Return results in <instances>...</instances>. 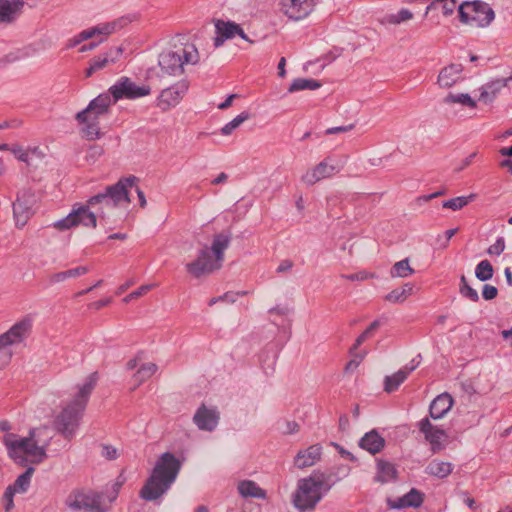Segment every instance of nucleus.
I'll return each mask as SVG.
<instances>
[{
	"mask_svg": "<svg viewBox=\"0 0 512 512\" xmlns=\"http://www.w3.org/2000/svg\"><path fill=\"white\" fill-rule=\"evenodd\" d=\"M135 183H137V178L134 176L119 180L116 185L107 188L106 194L93 196L86 204L73 207L72 211L64 219L55 222L53 227L58 231L69 230L79 225L96 228L97 218L90 208L106 201L107 197L115 205L130 203L129 193L135 187Z\"/></svg>",
	"mask_w": 512,
	"mask_h": 512,
	"instance_id": "1",
	"label": "nucleus"
},
{
	"mask_svg": "<svg viewBox=\"0 0 512 512\" xmlns=\"http://www.w3.org/2000/svg\"><path fill=\"white\" fill-rule=\"evenodd\" d=\"M97 380L96 373L89 375L83 383L76 386L75 392L62 403L60 411L54 415L52 425L65 438H72L78 429Z\"/></svg>",
	"mask_w": 512,
	"mask_h": 512,
	"instance_id": "2",
	"label": "nucleus"
},
{
	"mask_svg": "<svg viewBox=\"0 0 512 512\" xmlns=\"http://www.w3.org/2000/svg\"><path fill=\"white\" fill-rule=\"evenodd\" d=\"M180 462L171 453H164L157 461L152 475L141 489V497L146 500H154L160 497L177 477L180 470Z\"/></svg>",
	"mask_w": 512,
	"mask_h": 512,
	"instance_id": "3",
	"label": "nucleus"
},
{
	"mask_svg": "<svg viewBox=\"0 0 512 512\" xmlns=\"http://www.w3.org/2000/svg\"><path fill=\"white\" fill-rule=\"evenodd\" d=\"M3 442L9 457L20 466L40 464L47 456L46 446L39 445L36 440V430H32L27 437L7 434Z\"/></svg>",
	"mask_w": 512,
	"mask_h": 512,
	"instance_id": "4",
	"label": "nucleus"
},
{
	"mask_svg": "<svg viewBox=\"0 0 512 512\" xmlns=\"http://www.w3.org/2000/svg\"><path fill=\"white\" fill-rule=\"evenodd\" d=\"M329 490L330 485L325 475L313 473L308 478L299 480L293 503L301 511L312 510Z\"/></svg>",
	"mask_w": 512,
	"mask_h": 512,
	"instance_id": "5",
	"label": "nucleus"
},
{
	"mask_svg": "<svg viewBox=\"0 0 512 512\" xmlns=\"http://www.w3.org/2000/svg\"><path fill=\"white\" fill-rule=\"evenodd\" d=\"M228 242L222 234L215 236L212 247L202 249L197 259L187 264V271L194 277H200L220 268Z\"/></svg>",
	"mask_w": 512,
	"mask_h": 512,
	"instance_id": "6",
	"label": "nucleus"
},
{
	"mask_svg": "<svg viewBox=\"0 0 512 512\" xmlns=\"http://www.w3.org/2000/svg\"><path fill=\"white\" fill-rule=\"evenodd\" d=\"M459 21L475 28L489 26L495 18L490 5L480 0L465 1L458 6Z\"/></svg>",
	"mask_w": 512,
	"mask_h": 512,
	"instance_id": "7",
	"label": "nucleus"
},
{
	"mask_svg": "<svg viewBox=\"0 0 512 512\" xmlns=\"http://www.w3.org/2000/svg\"><path fill=\"white\" fill-rule=\"evenodd\" d=\"M65 504L73 510H82L84 512H105L101 495L92 490H73L67 496Z\"/></svg>",
	"mask_w": 512,
	"mask_h": 512,
	"instance_id": "8",
	"label": "nucleus"
},
{
	"mask_svg": "<svg viewBox=\"0 0 512 512\" xmlns=\"http://www.w3.org/2000/svg\"><path fill=\"white\" fill-rule=\"evenodd\" d=\"M109 93L114 102L120 99H137L151 94V87L148 84L137 85L128 77H121L109 88Z\"/></svg>",
	"mask_w": 512,
	"mask_h": 512,
	"instance_id": "9",
	"label": "nucleus"
},
{
	"mask_svg": "<svg viewBox=\"0 0 512 512\" xmlns=\"http://www.w3.org/2000/svg\"><path fill=\"white\" fill-rule=\"evenodd\" d=\"M36 199L33 193L23 191L13 204V212L17 227H23L34 214Z\"/></svg>",
	"mask_w": 512,
	"mask_h": 512,
	"instance_id": "10",
	"label": "nucleus"
},
{
	"mask_svg": "<svg viewBox=\"0 0 512 512\" xmlns=\"http://www.w3.org/2000/svg\"><path fill=\"white\" fill-rule=\"evenodd\" d=\"M115 103L110 94H101L92 100L84 111L77 114L78 121L97 120L100 115L105 114L109 107Z\"/></svg>",
	"mask_w": 512,
	"mask_h": 512,
	"instance_id": "11",
	"label": "nucleus"
},
{
	"mask_svg": "<svg viewBox=\"0 0 512 512\" xmlns=\"http://www.w3.org/2000/svg\"><path fill=\"white\" fill-rule=\"evenodd\" d=\"M282 11L291 19L299 20L308 16L314 7V0H279Z\"/></svg>",
	"mask_w": 512,
	"mask_h": 512,
	"instance_id": "12",
	"label": "nucleus"
},
{
	"mask_svg": "<svg viewBox=\"0 0 512 512\" xmlns=\"http://www.w3.org/2000/svg\"><path fill=\"white\" fill-rule=\"evenodd\" d=\"M32 327V321L25 317L15 323L6 333L0 335V348L21 342L29 333Z\"/></svg>",
	"mask_w": 512,
	"mask_h": 512,
	"instance_id": "13",
	"label": "nucleus"
},
{
	"mask_svg": "<svg viewBox=\"0 0 512 512\" xmlns=\"http://www.w3.org/2000/svg\"><path fill=\"white\" fill-rule=\"evenodd\" d=\"M34 468L29 467L22 475H20L12 486H9L4 494L5 509L9 511L13 507V495L15 493L25 492L31 481Z\"/></svg>",
	"mask_w": 512,
	"mask_h": 512,
	"instance_id": "14",
	"label": "nucleus"
},
{
	"mask_svg": "<svg viewBox=\"0 0 512 512\" xmlns=\"http://www.w3.org/2000/svg\"><path fill=\"white\" fill-rule=\"evenodd\" d=\"M187 91L185 84L164 89L157 99V106L162 111H167L176 106Z\"/></svg>",
	"mask_w": 512,
	"mask_h": 512,
	"instance_id": "15",
	"label": "nucleus"
},
{
	"mask_svg": "<svg viewBox=\"0 0 512 512\" xmlns=\"http://www.w3.org/2000/svg\"><path fill=\"white\" fill-rule=\"evenodd\" d=\"M159 65L164 73L178 75L183 72L184 61L177 51L167 50L160 54Z\"/></svg>",
	"mask_w": 512,
	"mask_h": 512,
	"instance_id": "16",
	"label": "nucleus"
},
{
	"mask_svg": "<svg viewBox=\"0 0 512 512\" xmlns=\"http://www.w3.org/2000/svg\"><path fill=\"white\" fill-rule=\"evenodd\" d=\"M420 430L424 433L426 440L431 444L433 451H439L447 435L444 430L433 426L428 419L420 422Z\"/></svg>",
	"mask_w": 512,
	"mask_h": 512,
	"instance_id": "17",
	"label": "nucleus"
},
{
	"mask_svg": "<svg viewBox=\"0 0 512 512\" xmlns=\"http://www.w3.org/2000/svg\"><path fill=\"white\" fill-rule=\"evenodd\" d=\"M463 66L461 64H450L444 67L438 76V83L441 87L449 88L462 79Z\"/></svg>",
	"mask_w": 512,
	"mask_h": 512,
	"instance_id": "18",
	"label": "nucleus"
},
{
	"mask_svg": "<svg viewBox=\"0 0 512 512\" xmlns=\"http://www.w3.org/2000/svg\"><path fill=\"white\" fill-rule=\"evenodd\" d=\"M336 172V168L329 165L326 161L319 163L313 169L307 171L302 180L309 185H313L316 182L332 176Z\"/></svg>",
	"mask_w": 512,
	"mask_h": 512,
	"instance_id": "19",
	"label": "nucleus"
},
{
	"mask_svg": "<svg viewBox=\"0 0 512 512\" xmlns=\"http://www.w3.org/2000/svg\"><path fill=\"white\" fill-rule=\"evenodd\" d=\"M195 424L202 430H213L218 422V414L213 409L201 406L194 415Z\"/></svg>",
	"mask_w": 512,
	"mask_h": 512,
	"instance_id": "20",
	"label": "nucleus"
},
{
	"mask_svg": "<svg viewBox=\"0 0 512 512\" xmlns=\"http://www.w3.org/2000/svg\"><path fill=\"white\" fill-rule=\"evenodd\" d=\"M122 53L121 49L117 48L115 50V56H113V52L107 54L99 55L95 58H93L90 61L89 67L85 70V77L89 78L91 77L95 72L104 69L108 65L115 63L116 59L119 57V55Z\"/></svg>",
	"mask_w": 512,
	"mask_h": 512,
	"instance_id": "21",
	"label": "nucleus"
},
{
	"mask_svg": "<svg viewBox=\"0 0 512 512\" xmlns=\"http://www.w3.org/2000/svg\"><path fill=\"white\" fill-rule=\"evenodd\" d=\"M320 456L321 447L319 445H312L298 452L295 457V465L299 468L310 467L320 459Z\"/></svg>",
	"mask_w": 512,
	"mask_h": 512,
	"instance_id": "22",
	"label": "nucleus"
},
{
	"mask_svg": "<svg viewBox=\"0 0 512 512\" xmlns=\"http://www.w3.org/2000/svg\"><path fill=\"white\" fill-rule=\"evenodd\" d=\"M453 399L449 394L437 396L430 405V416L433 419L443 417L452 407Z\"/></svg>",
	"mask_w": 512,
	"mask_h": 512,
	"instance_id": "23",
	"label": "nucleus"
},
{
	"mask_svg": "<svg viewBox=\"0 0 512 512\" xmlns=\"http://www.w3.org/2000/svg\"><path fill=\"white\" fill-rule=\"evenodd\" d=\"M23 3L20 0H0V22H11L20 13Z\"/></svg>",
	"mask_w": 512,
	"mask_h": 512,
	"instance_id": "24",
	"label": "nucleus"
},
{
	"mask_svg": "<svg viewBox=\"0 0 512 512\" xmlns=\"http://www.w3.org/2000/svg\"><path fill=\"white\" fill-rule=\"evenodd\" d=\"M113 30H114L113 24H103V25H99V26H96L93 28H89L87 30L82 31L77 36L75 44H78L81 41L93 38L95 36H99V39L97 42H101L103 40V37L106 35H109Z\"/></svg>",
	"mask_w": 512,
	"mask_h": 512,
	"instance_id": "25",
	"label": "nucleus"
},
{
	"mask_svg": "<svg viewBox=\"0 0 512 512\" xmlns=\"http://www.w3.org/2000/svg\"><path fill=\"white\" fill-rule=\"evenodd\" d=\"M157 371V366L152 362H143L132 377V389L138 388L142 383L150 379Z\"/></svg>",
	"mask_w": 512,
	"mask_h": 512,
	"instance_id": "26",
	"label": "nucleus"
},
{
	"mask_svg": "<svg viewBox=\"0 0 512 512\" xmlns=\"http://www.w3.org/2000/svg\"><path fill=\"white\" fill-rule=\"evenodd\" d=\"M360 445L363 449L375 454L384 447V439L378 433L372 431L361 439Z\"/></svg>",
	"mask_w": 512,
	"mask_h": 512,
	"instance_id": "27",
	"label": "nucleus"
},
{
	"mask_svg": "<svg viewBox=\"0 0 512 512\" xmlns=\"http://www.w3.org/2000/svg\"><path fill=\"white\" fill-rule=\"evenodd\" d=\"M458 6L456 0H435L427 7L426 14L431 10H437L440 11L444 17H449L453 15L456 10L458 11Z\"/></svg>",
	"mask_w": 512,
	"mask_h": 512,
	"instance_id": "28",
	"label": "nucleus"
},
{
	"mask_svg": "<svg viewBox=\"0 0 512 512\" xmlns=\"http://www.w3.org/2000/svg\"><path fill=\"white\" fill-rule=\"evenodd\" d=\"M238 491L245 498H265L266 496L265 491L251 480L241 481L238 484Z\"/></svg>",
	"mask_w": 512,
	"mask_h": 512,
	"instance_id": "29",
	"label": "nucleus"
},
{
	"mask_svg": "<svg viewBox=\"0 0 512 512\" xmlns=\"http://www.w3.org/2000/svg\"><path fill=\"white\" fill-rule=\"evenodd\" d=\"M89 269L86 266H78L76 268L68 269L66 271H61L54 273L50 276V282L59 283L67 280L68 278H77L88 273Z\"/></svg>",
	"mask_w": 512,
	"mask_h": 512,
	"instance_id": "30",
	"label": "nucleus"
},
{
	"mask_svg": "<svg viewBox=\"0 0 512 512\" xmlns=\"http://www.w3.org/2000/svg\"><path fill=\"white\" fill-rule=\"evenodd\" d=\"M427 472L430 475L445 478L452 472V465L449 462L433 460L428 464Z\"/></svg>",
	"mask_w": 512,
	"mask_h": 512,
	"instance_id": "31",
	"label": "nucleus"
},
{
	"mask_svg": "<svg viewBox=\"0 0 512 512\" xmlns=\"http://www.w3.org/2000/svg\"><path fill=\"white\" fill-rule=\"evenodd\" d=\"M413 285L410 283L405 284L400 288L392 290L385 299L392 303L404 302L409 296L413 294Z\"/></svg>",
	"mask_w": 512,
	"mask_h": 512,
	"instance_id": "32",
	"label": "nucleus"
},
{
	"mask_svg": "<svg viewBox=\"0 0 512 512\" xmlns=\"http://www.w3.org/2000/svg\"><path fill=\"white\" fill-rule=\"evenodd\" d=\"M216 28H217V31L220 34V36H222L226 39L231 38V37L235 36L236 34L245 38V35H244L241 27L237 24L219 21L216 24Z\"/></svg>",
	"mask_w": 512,
	"mask_h": 512,
	"instance_id": "33",
	"label": "nucleus"
},
{
	"mask_svg": "<svg viewBox=\"0 0 512 512\" xmlns=\"http://www.w3.org/2000/svg\"><path fill=\"white\" fill-rule=\"evenodd\" d=\"M395 477L396 469L391 463L385 461L378 462V473L376 479L379 482L385 483L390 480H393Z\"/></svg>",
	"mask_w": 512,
	"mask_h": 512,
	"instance_id": "34",
	"label": "nucleus"
},
{
	"mask_svg": "<svg viewBox=\"0 0 512 512\" xmlns=\"http://www.w3.org/2000/svg\"><path fill=\"white\" fill-rule=\"evenodd\" d=\"M408 376V371L399 370L391 376H387L385 378V391L393 392L395 391L400 384H402Z\"/></svg>",
	"mask_w": 512,
	"mask_h": 512,
	"instance_id": "35",
	"label": "nucleus"
},
{
	"mask_svg": "<svg viewBox=\"0 0 512 512\" xmlns=\"http://www.w3.org/2000/svg\"><path fill=\"white\" fill-rule=\"evenodd\" d=\"M423 502V494L416 489H412L409 493L399 499L398 507H418Z\"/></svg>",
	"mask_w": 512,
	"mask_h": 512,
	"instance_id": "36",
	"label": "nucleus"
},
{
	"mask_svg": "<svg viewBox=\"0 0 512 512\" xmlns=\"http://www.w3.org/2000/svg\"><path fill=\"white\" fill-rule=\"evenodd\" d=\"M414 273V269L410 266L409 260L404 259L396 262L391 269L392 277H408Z\"/></svg>",
	"mask_w": 512,
	"mask_h": 512,
	"instance_id": "37",
	"label": "nucleus"
},
{
	"mask_svg": "<svg viewBox=\"0 0 512 512\" xmlns=\"http://www.w3.org/2000/svg\"><path fill=\"white\" fill-rule=\"evenodd\" d=\"M476 198V194H470L468 196H460L450 200H447L443 203V208L459 210L464 206L472 202Z\"/></svg>",
	"mask_w": 512,
	"mask_h": 512,
	"instance_id": "38",
	"label": "nucleus"
},
{
	"mask_svg": "<svg viewBox=\"0 0 512 512\" xmlns=\"http://www.w3.org/2000/svg\"><path fill=\"white\" fill-rule=\"evenodd\" d=\"M0 149H9L18 160L25 163H28L30 155L37 151V148H23L19 145H12L11 147L4 145Z\"/></svg>",
	"mask_w": 512,
	"mask_h": 512,
	"instance_id": "39",
	"label": "nucleus"
},
{
	"mask_svg": "<svg viewBox=\"0 0 512 512\" xmlns=\"http://www.w3.org/2000/svg\"><path fill=\"white\" fill-rule=\"evenodd\" d=\"M494 269L492 264L488 260H482L479 262L475 269L476 277L481 281L490 280L493 277Z\"/></svg>",
	"mask_w": 512,
	"mask_h": 512,
	"instance_id": "40",
	"label": "nucleus"
},
{
	"mask_svg": "<svg viewBox=\"0 0 512 512\" xmlns=\"http://www.w3.org/2000/svg\"><path fill=\"white\" fill-rule=\"evenodd\" d=\"M82 124H85V127L82 129V133L84 137H86L89 140H94L96 138L100 137V128L98 125V119L92 120L89 119L88 121H79Z\"/></svg>",
	"mask_w": 512,
	"mask_h": 512,
	"instance_id": "41",
	"label": "nucleus"
},
{
	"mask_svg": "<svg viewBox=\"0 0 512 512\" xmlns=\"http://www.w3.org/2000/svg\"><path fill=\"white\" fill-rule=\"evenodd\" d=\"M320 87V84L317 83L314 80H308V79H295L293 83L289 87V92H296L304 89H317Z\"/></svg>",
	"mask_w": 512,
	"mask_h": 512,
	"instance_id": "42",
	"label": "nucleus"
},
{
	"mask_svg": "<svg viewBox=\"0 0 512 512\" xmlns=\"http://www.w3.org/2000/svg\"><path fill=\"white\" fill-rule=\"evenodd\" d=\"M250 118V114L248 112H242L238 116H236L232 121L227 123L222 129L221 133L223 135H229L232 131L238 128L244 121Z\"/></svg>",
	"mask_w": 512,
	"mask_h": 512,
	"instance_id": "43",
	"label": "nucleus"
},
{
	"mask_svg": "<svg viewBox=\"0 0 512 512\" xmlns=\"http://www.w3.org/2000/svg\"><path fill=\"white\" fill-rule=\"evenodd\" d=\"M445 101L447 103H459L470 108L476 107V101L473 100L468 94H449L445 98Z\"/></svg>",
	"mask_w": 512,
	"mask_h": 512,
	"instance_id": "44",
	"label": "nucleus"
},
{
	"mask_svg": "<svg viewBox=\"0 0 512 512\" xmlns=\"http://www.w3.org/2000/svg\"><path fill=\"white\" fill-rule=\"evenodd\" d=\"M177 52L182 55V60L184 61V64H195L198 61V51L193 45H185L182 49H180Z\"/></svg>",
	"mask_w": 512,
	"mask_h": 512,
	"instance_id": "45",
	"label": "nucleus"
},
{
	"mask_svg": "<svg viewBox=\"0 0 512 512\" xmlns=\"http://www.w3.org/2000/svg\"><path fill=\"white\" fill-rule=\"evenodd\" d=\"M460 293L462 294V296L468 298L473 302H477L479 300L477 291L468 284L464 275L461 277Z\"/></svg>",
	"mask_w": 512,
	"mask_h": 512,
	"instance_id": "46",
	"label": "nucleus"
},
{
	"mask_svg": "<svg viewBox=\"0 0 512 512\" xmlns=\"http://www.w3.org/2000/svg\"><path fill=\"white\" fill-rule=\"evenodd\" d=\"M412 18V12L407 9H402L397 14L390 15L388 17V22L391 24H400L401 22L411 20Z\"/></svg>",
	"mask_w": 512,
	"mask_h": 512,
	"instance_id": "47",
	"label": "nucleus"
},
{
	"mask_svg": "<svg viewBox=\"0 0 512 512\" xmlns=\"http://www.w3.org/2000/svg\"><path fill=\"white\" fill-rule=\"evenodd\" d=\"M378 322H373L357 339L351 349V353L356 350L370 335L377 329Z\"/></svg>",
	"mask_w": 512,
	"mask_h": 512,
	"instance_id": "48",
	"label": "nucleus"
},
{
	"mask_svg": "<svg viewBox=\"0 0 512 512\" xmlns=\"http://www.w3.org/2000/svg\"><path fill=\"white\" fill-rule=\"evenodd\" d=\"M154 287H155V285H153V284L143 285V286L139 287L137 290H135V291L131 292L129 295H127L124 298V301L129 302L132 299H137L139 297H142V296L146 295L149 291H151Z\"/></svg>",
	"mask_w": 512,
	"mask_h": 512,
	"instance_id": "49",
	"label": "nucleus"
},
{
	"mask_svg": "<svg viewBox=\"0 0 512 512\" xmlns=\"http://www.w3.org/2000/svg\"><path fill=\"white\" fill-rule=\"evenodd\" d=\"M496 95V91L491 86L481 88L478 100L484 103L491 102Z\"/></svg>",
	"mask_w": 512,
	"mask_h": 512,
	"instance_id": "50",
	"label": "nucleus"
},
{
	"mask_svg": "<svg viewBox=\"0 0 512 512\" xmlns=\"http://www.w3.org/2000/svg\"><path fill=\"white\" fill-rule=\"evenodd\" d=\"M505 249V243H504V240L502 238H499L496 240V242L494 244H492L489 248H488V253L490 255H500Z\"/></svg>",
	"mask_w": 512,
	"mask_h": 512,
	"instance_id": "51",
	"label": "nucleus"
},
{
	"mask_svg": "<svg viewBox=\"0 0 512 512\" xmlns=\"http://www.w3.org/2000/svg\"><path fill=\"white\" fill-rule=\"evenodd\" d=\"M498 295V290L495 286L485 285L483 287L482 296L485 300H492Z\"/></svg>",
	"mask_w": 512,
	"mask_h": 512,
	"instance_id": "52",
	"label": "nucleus"
},
{
	"mask_svg": "<svg viewBox=\"0 0 512 512\" xmlns=\"http://www.w3.org/2000/svg\"><path fill=\"white\" fill-rule=\"evenodd\" d=\"M374 277H375L374 273L367 272V271H360L358 273L347 276V278L352 281H354V280L364 281V280L371 279Z\"/></svg>",
	"mask_w": 512,
	"mask_h": 512,
	"instance_id": "53",
	"label": "nucleus"
},
{
	"mask_svg": "<svg viewBox=\"0 0 512 512\" xmlns=\"http://www.w3.org/2000/svg\"><path fill=\"white\" fill-rule=\"evenodd\" d=\"M363 355H354V358H352L345 366V370L346 371H352L354 370L355 368L358 367V365L360 364V362L362 361L363 359Z\"/></svg>",
	"mask_w": 512,
	"mask_h": 512,
	"instance_id": "54",
	"label": "nucleus"
},
{
	"mask_svg": "<svg viewBox=\"0 0 512 512\" xmlns=\"http://www.w3.org/2000/svg\"><path fill=\"white\" fill-rule=\"evenodd\" d=\"M110 303H111V299L106 298V299H102V300L95 301V302L91 303L89 305V308L94 309V310H99V309L109 305Z\"/></svg>",
	"mask_w": 512,
	"mask_h": 512,
	"instance_id": "55",
	"label": "nucleus"
},
{
	"mask_svg": "<svg viewBox=\"0 0 512 512\" xmlns=\"http://www.w3.org/2000/svg\"><path fill=\"white\" fill-rule=\"evenodd\" d=\"M142 363L143 362H142L141 355H137L136 357H134L133 359H131L127 362V368L130 370H133V369L137 368L138 366L140 367V365Z\"/></svg>",
	"mask_w": 512,
	"mask_h": 512,
	"instance_id": "56",
	"label": "nucleus"
},
{
	"mask_svg": "<svg viewBox=\"0 0 512 512\" xmlns=\"http://www.w3.org/2000/svg\"><path fill=\"white\" fill-rule=\"evenodd\" d=\"M103 454L108 458V459H113L116 457L117 455V451L114 449V448H111V447H103Z\"/></svg>",
	"mask_w": 512,
	"mask_h": 512,
	"instance_id": "57",
	"label": "nucleus"
},
{
	"mask_svg": "<svg viewBox=\"0 0 512 512\" xmlns=\"http://www.w3.org/2000/svg\"><path fill=\"white\" fill-rule=\"evenodd\" d=\"M286 59L282 57L278 63V74L280 77H284L286 74L285 71Z\"/></svg>",
	"mask_w": 512,
	"mask_h": 512,
	"instance_id": "58",
	"label": "nucleus"
},
{
	"mask_svg": "<svg viewBox=\"0 0 512 512\" xmlns=\"http://www.w3.org/2000/svg\"><path fill=\"white\" fill-rule=\"evenodd\" d=\"M135 190V192L137 193L138 195V198H139V202H140V206L143 208L145 207L146 205V199H145V196H144V193L137 187V185L135 184V187L133 188Z\"/></svg>",
	"mask_w": 512,
	"mask_h": 512,
	"instance_id": "59",
	"label": "nucleus"
},
{
	"mask_svg": "<svg viewBox=\"0 0 512 512\" xmlns=\"http://www.w3.org/2000/svg\"><path fill=\"white\" fill-rule=\"evenodd\" d=\"M235 95H230L223 103L219 104L218 108L221 110H225L232 105L233 99Z\"/></svg>",
	"mask_w": 512,
	"mask_h": 512,
	"instance_id": "60",
	"label": "nucleus"
},
{
	"mask_svg": "<svg viewBox=\"0 0 512 512\" xmlns=\"http://www.w3.org/2000/svg\"><path fill=\"white\" fill-rule=\"evenodd\" d=\"M351 129H352V126L330 128V129L327 130V134H334V133H339V132H347V131H349Z\"/></svg>",
	"mask_w": 512,
	"mask_h": 512,
	"instance_id": "61",
	"label": "nucleus"
},
{
	"mask_svg": "<svg viewBox=\"0 0 512 512\" xmlns=\"http://www.w3.org/2000/svg\"><path fill=\"white\" fill-rule=\"evenodd\" d=\"M292 267V263L288 260L286 261H283L279 267H278V271L279 272H284V271H287L289 270L290 268Z\"/></svg>",
	"mask_w": 512,
	"mask_h": 512,
	"instance_id": "62",
	"label": "nucleus"
},
{
	"mask_svg": "<svg viewBox=\"0 0 512 512\" xmlns=\"http://www.w3.org/2000/svg\"><path fill=\"white\" fill-rule=\"evenodd\" d=\"M227 180V174H225L224 172H222L217 178H215L213 181H212V184L214 185H218L220 183H223Z\"/></svg>",
	"mask_w": 512,
	"mask_h": 512,
	"instance_id": "63",
	"label": "nucleus"
},
{
	"mask_svg": "<svg viewBox=\"0 0 512 512\" xmlns=\"http://www.w3.org/2000/svg\"><path fill=\"white\" fill-rule=\"evenodd\" d=\"M501 167H506L508 171L512 174V160H504L500 163Z\"/></svg>",
	"mask_w": 512,
	"mask_h": 512,
	"instance_id": "64",
	"label": "nucleus"
}]
</instances>
